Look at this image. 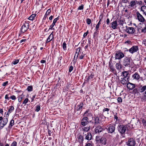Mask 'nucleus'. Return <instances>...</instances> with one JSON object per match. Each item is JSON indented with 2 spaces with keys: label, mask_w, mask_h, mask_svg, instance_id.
<instances>
[{
  "label": "nucleus",
  "mask_w": 146,
  "mask_h": 146,
  "mask_svg": "<svg viewBox=\"0 0 146 146\" xmlns=\"http://www.w3.org/2000/svg\"><path fill=\"white\" fill-rule=\"evenodd\" d=\"M62 46L64 50H65L66 49V44L65 42H64L62 44Z\"/></svg>",
  "instance_id": "ea45409f"
},
{
  "label": "nucleus",
  "mask_w": 146,
  "mask_h": 146,
  "mask_svg": "<svg viewBox=\"0 0 146 146\" xmlns=\"http://www.w3.org/2000/svg\"><path fill=\"white\" fill-rule=\"evenodd\" d=\"M94 121V125H96L100 123V121L99 118L98 116H95Z\"/></svg>",
  "instance_id": "412c9836"
},
{
  "label": "nucleus",
  "mask_w": 146,
  "mask_h": 146,
  "mask_svg": "<svg viewBox=\"0 0 146 146\" xmlns=\"http://www.w3.org/2000/svg\"><path fill=\"white\" fill-rule=\"evenodd\" d=\"M73 67L72 66H70L69 69V72H71L73 70Z\"/></svg>",
  "instance_id": "4d7b16f0"
},
{
  "label": "nucleus",
  "mask_w": 146,
  "mask_h": 146,
  "mask_svg": "<svg viewBox=\"0 0 146 146\" xmlns=\"http://www.w3.org/2000/svg\"><path fill=\"white\" fill-rule=\"evenodd\" d=\"M133 92L135 94H137L139 93V92H140V90L139 89L135 88L133 90Z\"/></svg>",
  "instance_id": "58836bf2"
},
{
  "label": "nucleus",
  "mask_w": 146,
  "mask_h": 146,
  "mask_svg": "<svg viewBox=\"0 0 146 146\" xmlns=\"http://www.w3.org/2000/svg\"><path fill=\"white\" fill-rule=\"evenodd\" d=\"M117 101L119 103L122 102V99L121 97H119L118 98Z\"/></svg>",
  "instance_id": "603ef678"
},
{
  "label": "nucleus",
  "mask_w": 146,
  "mask_h": 146,
  "mask_svg": "<svg viewBox=\"0 0 146 146\" xmlns=\"http://www.w3.org/2000/svg\"><path fill=\"white\" fill-rule=\"evenodd\" d=\"M94 76V74L92 73L89 76L87 77V76L86 77V81L87 82H89L91 79H92Z\"/></svg>",
  "instance_id": "aec40b11"
},
{
  "label": "nucleus",
  "mask_w": 146,
  "mask_h": 146,
  "mask_svg": "<svg viewBox=\"0 0 146 146\" xmlns=\"http://www.w3.org/2000/svg\"><path fill=\"white\" fill-rule=\"evenodd\" d=\"M23 97L22 95L21 96H20V97L18 98V101L19 102H21L23 98Z\"/></svg>",
  "instance_id": "6e6d98bb"
},
{
  "label": "nucleus",
  "mask_w": 146,
  "mask_h": 146,
  "mask_svg": "<svg viewBox=\"0 0 146 146\" xmlns=\"http://www.w3.org/2000/svg\"><path fill=\"white\" fill-rule=\"evenodd\" d=\"M123 77V78H126L129 79V78L128 76V73L127 71H124L122 72Z\"/></svg>",
  "instance_id": "7c9ffc66"
},
{
  "label": "nucleus",
  "mask_w": 146,
  "mask_h": 146,
  "mask_svg": "<svg viewBox=\"0 0 146 146\" xmlns=\"http://www.w3.org/2000/svg\"><path fill=\"white\" fill-rule=\"evenodd\" d=\"M14 110V108L13 106H11L10 107V108L8 110L7 112V114L12 112Z\"/></svg>",
  "instance_id": "72a5a7b5"
},
{
  "label": "nucleus",
  "mask_w": 146,
  "mask_h": 146,
  "mask_svg": "<svg viewBox=\"0 0 146 146\" xmlns=\"http://www.w3.org/2000/svg\"><path fill=\"white\" fill-rule=\"evenodd\" d=\"M84 9V5H81L79 6L78 7V9L80 10H83Z\"/></svg>",
  "instance_id": "09e8293b"
},
{
  "label": "nucleus",
  "mask_w": 146,
  "mask_h": 146,
  "mask_svg": "<svg viewBox=\"0 0 146 146\" xmlns=\"http://www.w3.org/2000/svg\"><path fill=\"white\" fill-rule=\"evenodd\" d=\"M136 13L137 19L139 21L142 23H143L145 21V20L143 17L139 12H137Z\"/></svg>",
  "instance_id": "0eeeda50"
},
{
  "label": "nucleus",
  "mask_w": 146,
  "mask_h": 146,
  "mask_svg": "<svg viewBox=\"0 0 146 146\" xmlns=\"http://www.w3.org/2000/svg\"><path fill=\"white\" fill-rule=\"evenodd\" d=\"M136 4V2H135V0H133L131 1L128 5V7L130 8H134Z\"/></svg>",
  "instance_id": "a211bd4d"
},
{
  "label": "nucleus",
  "mask_w": 146,
  "mask_h": 146,
  "mask_svg": "<svg viewBox=\"0 0 146 146\" xmlns=\"http://www.w3.org/2000/svg\"><path fill=\"white\" fill-rule=\"evenodd\" d=\"M81 48V47H79L77 48L76 49V53L75 54V56H74V60L75 59L76 56V54H79V53L80 52V51Z\"/></svg>",
  "instance_id": "2f4dec72"
},
{
  "label": "nucleus",
  "mask_w": 146,
  "mask_h": 146,
  "mask_svg": "<svg viewBox=\"0 0 146 146\" xmlns=\"http://www.w3.org/2000/svg\"><path fill=\"white\" fill-rule=\"evenodd\" d=\"M143 44L145 45L146 46V40H145L143 41Z\"/></svg>",
  "instance_id": "338daca9"
},
{
  "label": "nucleus",
  "mask_w": 146,
  "mask_h": 146,
  "mask_svg": "<svg viewBox=\"0 0 146 146\" xmlns=\"http://www.w3.org/2000/svg\"><path fill=\"white\" fill-rule=\"evenodd\" d=\"M83 54V52L82 53V54L79 57V58L80 59H83L84 56L85 55V54L84 55H83L82 54Z\"/></svg>",
  "instance_id": "e2e57ef3"
},
{
  "label": "nucleus",
  "mask_w": 146,
  "mask_h": 146,
  "mask_svg": "<svg viewBox=\"0 0 146 146\" xmlns=\"http://www.w3.org/2000/svg\"><path fill=\"white\" fill-rule=\"evenodd\" d=\"M135 84L130 82H128L127 85V88L129 90H132L135 87Z\"/></svg>",
  "instance_id": "2eb2a0df"
},
{
  "label": "nucleus",
  "mask_w": 146,
  "mask_h": 146,
  "mask_svg": "<svg viewBox=\"0 0 146 146\" xmlns=\"http://www.w3.org/2000/svg\"><path fill=\"white\" fill-rule=\"evenodd\" d=\"M9 94H7L5 96V99L6 100H9L10 99V98L9 97Z\"/></svg>",
  "instance_id": "5fc2aeb1"
},
{
  "label": "nucleus",
  "mask_w": 146,
  "mask_h": 146,
  "mask_svg": "<svg viewBox=\"0 0 146 146\" xmlns=\"http://www.w3.org/2000/svg\"><path fill=\"white\" fill-rule=\"evenodd\" d=\"M110 110V109L107 108H105L103 110V112H105L106 111H107V114H109V111Z\"/></svg>",
  "instance_id": "c03bdc74"
},
{
  "label": "nucleus",
  "mask_w": 146,
  "mask_h": 146,
  "mask_svg": "<svg viewBox=\"0 0 146 146\" xmlns=\"http://www.w3.org/2000/svg\"><path fill=\"white\" fill-rule=\"evenodd\" d=\"M85 146H92V145L90 143H88Z\"/></svg>",
  "instance_id": "774afa93"
},
{
  "label": "nucleus",
  "mask_w": 146,
  "mask_h": 146,
  "mask_svg": "<svg viewBox=\"0 0 146 146\" xmlns=\"http://www.w3.org/2000/svg\"><path fill=\"white\" fill-rule=\"evenodd\" d=\"M107 129L108 133H112L114 132L115 131V125L110 124L107 126Z\"/></svg>",
  "instance_id": "39448f33"
},
{
  "label": "nucleus",
  "mask_w": 146,
  "mask_h": 146,
  "mask_svg": "<svg viewBox=\"0 0 146 146\" xmlns=\"http://www.w3.org/2000/svg\"><path fill=\"white\" fill-rule=\"evenodd\" d=\"M123 28L124 31L129 34H133L135 32V30L133 27L126 26Z\"/></svg>",
  "instance_id": "f03ea898"
},
{
  "label": "nucleus",
  "mask_w": 146,
  "mask_h": 146,
  "mask_svg": "<svg viewBox=\"0 0 146 146\" xmlns=\"http://www.w3.org/2000/svg\"><path fill=\"white\" fill-rule=\"evenodd\" d=\"M86 22L88 25H90L91 23V19L89 18H88L86 20Z\"/></svg>",
  "instance_id": "de8ad7c7"
},
{
  "label": "nucleus",
  "mask_w": 146,
  "mask_h": 146,
  "mask_svg": "<svg viewBox=\"0 0 146 146\" xmlns=\"http://www.w3.org/2000/svg\"><path fill=\"white\" fill-rule=\"evenodd\" d=\"M116 67L117 69L118 70L120 69L121 68V65L119 63H117L116 64Z\"/></svg>",
  "instance_id": "c9c22d12"
},
{
  "label": "nucleus",
  "mask_w": 146,
  "mask_h": 146,
  "mask_svg": "<svg viewBox=\"0 0 146 146\" xmlns=\"http://www.w3.org/2000/svg\"><path fill=\"white\" fill-rule=\"evenodd\" d=\"M54 38L53 35V32H52L49 35L48 38H47L46 44L49 42L51 41L54 39Z\"/></svg>",
  "instance_id": "ddd939ff"
},
{
  "label": "nucleus",
  "mask_w": 146,
  "mask_h": 146,
  "mask_svg": "<svg viewBox=\"0 0 146 146\" xmlns=\"http://www.w3.org/2000/svg\"><path fill=\"white\" fill-rule=\"evenodd\" d=\"M141 9L143 12V14L146 16V6L145 5L142 6L141 8Z\"/></svg>",
  "instance_id": "c85d7f7f"
},
{
  "label": "nucleus",
  "mask_w": 146,
  "mask_h": 146,
  "mask_svg": "<svg viewBox=\"0 0 146 146\" xmlns=\"http://www.w3.org/2000/svg\"><path fill=\"white\" fill-rule=\"evenodd\" d=\"M8 84V81H6L3 83L2 85L3 86H5L7 85Z\"/></svg>",
  "instance_id": "bf43d9fd"
},
{
  "label": "nucleus",
  "mask_w": 146,
  "mask_h": 146,
  "mask_svg": "<svg viewBox=\"0 0 146 146\" xmlns=\"http://www.w3.org/2000/svg\"><path fill=\"white\" fill-rule=\"evenodd\" d=\"M29 99L27 98H26L24 100V101L23 103V104H26L28 102Z\"/></svg>",
  "instance_id": "49530a36"
},
{
  "label": "nucleus",
  "mask_w": 146,
  "mask_h": 146,
  "mask_svg": "<svg viewBox=\"0 0 146 146\" xmlns=\"http://www.w3.org/2000/svg\"><path fill=\"white\" fill-rule=\"evenodd\" d=\"M83 134H84L85 136V139L88 140H90L92 139V135L90 133L88 132L87 134H85L84 132Z\"/></svg>",
  "instance_id": "dca6fc26"
},
{
  "label": "nucleus",
  "mask_w": 146,
  "mask_h": 146,
  "mask_svg": "<svg viewBox=\"0 0 146 146\" xmlns=\"http://www.w3.org/2000/svg\"><path fill=\"white\" fill-rule=\"evenodd\" d=\"M106 22H107V24L108 25H109L110 23V20H109V19H108V18L106 20Z\"/></svg>",
  "instance_id": "69168bd1"
},
{
  "label": "nucleus",
  "mask_w": 146,
  "mask_h": 146,
  "mask_svg": "<svg viewBox=\"0 0 146 146\" xmlns=\"http://www.w3.org/2000/svg\"><path fill=\"white\" fill-rule=\"evenodd\" d=\"M10 98L11 99L13 100H15L16 99V97L14 95H12L10 96Z\"/></svg>",
  "instance_id": "864d4df0"
},
{
  "label": "nucleus",
  "mask_w": 146,
  "mask_h": 146,
  "mask_svg": "<svg viewBox=\"0 0 146 146\" xmlns=\"http://www.w3.org/2000/svg\"><path fill=\"white\" fill-rule=\"evenodd\" d=\"M139 50V48L137 46H133L130 48L129 51V52L131 54H133L134 53L137 52Z\"/></svg>",
  "instance_id": "6e6552de"
},
{
  "label": "nucleus",
  "mask_w": 146,
  "mask_h": 146,
  "mask_svg": "<svg viewBox=\"0 0 146 146\" xmlns=\"http://www.w3.org/2000/svg\"><path fill=\"white\" fill-rule=\"evenodd\" d=\"M33 86H29L28 87L27 90L29 92H31L33 90Z\"/></svg>",
  "instance_id": "79ce46f5"
},
{
  "label": "nucleus",
  "mask_w": 146,
  "mask_h": 146,
  "mask_svg": "<svg viewBox=\"0 0 146 146\" xmlns=\"http://www.w3.org/2000/svg\"><path fill=\"white\" fill-rule=\"evenodd\" d=\"M95 130L96 133H99L104 130V129L102 128L101 126H98L95 128Z\"/></svg>",
  "instance_id": "4468645a"
},
{
  "label": "nucleus",
  "mask_w": 146,
  "mask_h": 146,
  "mask_svg": "<svg viewBox=\"0 0 146 146\" xmlns=\"http://www.w3.org/2000/svg\"><path fill=\"white\" fill-rule=\"evenodd\" d=\"M111 27L113 29H115L117 27V21H114L111 23Z\"/></svg>",
  "instance_id": "4be33fe9"
},
{
  "label": "nucleus",
  "mask_w": 146,
  "mask_h": 146,
  "mask_svg": "<svg viewBox=\"0 0 146 146\" xmlns=\"http://www.w3.org/2000/svg\"><path fill=\"white\" fill-rule=\"evenodd\" d=\"M118 22L119 23V25H123V21L121 20H119V21Z\"/></svg>",
  "instance_id": "13d9d810"
},
{
  "label": "nucleus",
  "mask_w": 146,
  "mask_h": 146,
  "mask_svg": "<svg viewBox=\"0 0 146 146\" xmlns=\"http://www.w3.org/2000/svg\"><path fill=\"white\" fill-rule=\"evenodd\" d=\"M102 137H100V136H97L96 137V141L97 142L99 143L100 141V140L101 139V138Z\"/></svg>",
  "instance_id": "37998d69"
},
{
  "label": "nucleus",
  "mask_w": 146,
  "mask_h": 146,
  "mask_svg": "<svg viewBox=\"0 0 146 146\" xmlns=\"http://www.w3.org/2000/svg\"><path fill=\"white\" fill-rule=\"evenodd\" d=\"M17 142L15 141H14L12 143L11 146H17Z\"/></svg>",
  "instance_id": "8fccbe9b"
},
{
  "label": "nucleus",
  "mask_w": 146,
  "mask_h": 146,
  "mask_svg": "<svg viewBox=\"0 0 146 146\" xmlns=\"http://www.w3.org/2000/svg\"><path fill=\"white\" fill-rule=\"evenodd\" d=\"M135 2H136V4L139 5H141L142 3V2L141 1H135Z\"/></svg>",
  "instance_id": "052dcab7"
},
{
  "label": "nucleus",
  "mask_w": 146,
  "mask_h": 146,
  "mask_svg": "<svg viewBox=\"0 0 146 146\" xmlns=\"http://www.w3.org/2000/svg\"><path fill=\"white\" fill-rule=\"evenodd\" d=\"M129 81V79L123 77L121 79L120 82L123 85L126 84Z\"/></svg>",
  "instance_id": "f8f14e48"
},
{
  "label": "nucleus",
  "mask_w": 146,
  "mask_h": 146,
  "mask_svg": "<svg viewBox=\"0 0 146 146\" xmlns=\"http://www.w3.org/2000/svg\"><path fill=\"white\" fill-rule=\"evenodd\" d=\"M115 139H117L119 138V135L117 133L114 132L113 133L112 136Z\"/></svg>",
  "instance_id": "cd10ccee"
},
{
  "label": "nucleus",
  "mask_w": 146,
  "mask_h": 146,
  "mask_svg": "<svg viewBox=\"0 0 146 146\" xmlns=\"http://www.w3.org/2000/svg\"><path fill=\"white\" fill-rule=\"evenodd\" d=\"M135 142L133 139H129L127 143V145L129 146H135Z\"/></svg>",
  "instance_id": "9b49d317"
},
{
  "label": "nucleus",
  "mask_w": 146,
  "mask_h": 146,
  "mask_svg": "<svg viewBox=\"0 0 146 146\" xmlns=\"http://www.w3.org/2000/svg\"><path fill=\"white\" fill-rule=\"evenodd\" d=\"M36 16V14H32L31 16H30L28 18L29 20H33L35 18Z\"/></svg>",
  "instance_id": "f704fd0d"
},
{
  "label": "nucleus",
  "mask_w": 146,
  "mask_h": 146,
  "mask_svg": "<svg viewBox=\"0 0 146 146\" xmlns=\"http://www.w3.org/2000/svg\"><path fill=\"white\" fill-rule=\"evenodd\" d=\"M127 125L119 124L118 125L117 129L118 132L121 135L125 133L127 128Z\"/></svg>",
  "instance_id": "f257e3e1"
},
{
  "label": "nucleus",
  "mask_w": 146,
  "mask_h": 146,
  "mask_svg": "<svg viewBox=\"0 0 146 146\" xmlns=\"http://www.w3.org/2000/svg\"><path fill=\"white\" fill-rule=\"evenodd\" d=\"M99 143H101L104 145H106V139L104 137H102Z\"/></svg>",
  "instance_id": "5701e85b"
},
{
  "label": "nucleus",
  "mask_w": 146,
  "mask_h": 146,
  "mask_svg": "<svg viewBox=\"0 0 146 146\" xmlns=\"http://www.w3.org/2000/svg\"><path fill=\"white\" fill-rule=\"evenodd\" d=\"M124 56V54L120 51H117L115 52V59L120 60Z\"/></svg>",
  "instance_id": "7ed1b4c3"
},
{
  "label": "nucleus",
  "mask_w": 146,
  "mask_h": 146,
  "mask_svg": "<svg viewBox=\"0 0 146 146\" xmlns=\"http://www.w3.org/2000/svg\"><path fill=\"white\" fill-rule=\"evenodd\" d=\"M88 118L87 117H84L81 120V123L83 126H85L88 123Z\"/></svg>",
  "instance_id": "9d476101"
},
{
  "label": "nucleus",
  "mask_w": 146,
  "mask_h": 146,
  "mask_svg": "<svg viewBox=\"0 0 146 146\" xmlns=\"http://www.w3.org/2000/svg\"><path fill=\"white\" fill-rule=\"evenodd\" d=\"M78 137L79 142H82L83 141V139L82 136L80 135Z\"/></svg>",
  "instance_id": "e433bc0d"
},
{
  "label": "nucleus",
  "mask_w": 146,
  "mask_h": 146,
  "mask_svg": "<svg viewBox=\"0 0 146 146\" xmlns=\"http://www.w3.org/2000/svg\"><path fill=\"white\" fill-rule=\"evenodd\" d=\"M29 24L27 22H25L22 26L21 31V32L24 33L29 28Z\"/></svg>",
  "instance_id": "20e7f679"
},
{
  "label": "nucleus",
  "mask_w": 146,
  "mask_h": 146,
  "mask_svg": "<svg viewBox=\"0 0 146 146\" xmlns=\"http://www.w3.org/2000/svg\"><path fill=\"white\" fill-rule=\"evenodd\" d=\"M51 12V10H50V9H48L46 12V13L45 14L44 16V18H43V20H45L47 17V16L48 15H49V14Z\"/></svg>",
  "instance_id": "a878e982"
},
{
  "label": "nucleus",
  "mask_w": 146,
  "mask_h": 146,
  "mask_svg": "<svg viewBox=\"0 0 146 146\" xmlns=\"http://www.w3.org/2000/svg\"><path fill=\"white\" fill-rule=\"evenodd\" d=\"M90 126L83 127L82 128V130L84 131L85 134L86 132H88L90 129Z\"/></svg>",
  "instance_id": "bb28decb"
},
{
  "label": "nucleus",
  "mask_w": 146,
  "mask_h": 146,
  "mask_svg": "<svg viewBox=\"0 0 146 146\" xmlns=\"http://www.w3.org/2000/svg\"><path fill=\"white\" fill-rule=\"evenodd\" d=\"M14 121L13 119H12L9 125V126L8 127L9 128H11L14 125Z\"/></svg>",
  "instance_id": "473e14b6"
},
{
  "label": "nucleus",
  "mask_w": 146,
  "mask_h": 146,
  "mask_svg": "<svg viewBox=\"0 0 146 146\" xmlns=\"http://www.w3.org/2000/svg\"><path fill=\"white\" fill-rule=\"evenodd\" d=\"M133 77L134 79H136V80H138L140 78V76L139 74L137 72L135 73L133 75Z\"/></svg>",
  "instance_id": "b1692460"
},
{
  "label": "nucleus",
  "mask_w": 146,
  "mask_h": 146,
  "mask_svg": "<svg viewBox=\"0 0 146 146\" xmlns=\"http://www.w3.org/2000/svg\"><path fill=\"white\" fill-rule=\"evenodd\" d=\"M103 17V15L102 14H101L99 17V19H100L99 21H102V19Z\"/></svg>",
  "instance_id": "3c124183"
},
{
  "label": "nucleus",
  "mask_w": 146,
  "mask_h": 146,
  "mask_svg": "<svg viewBox=\"0 0 146 146\" xmlns=\"http://www.w3.org/2000/svg\"><path fill=\"white\" fill-rule=\"evenodd\" d=\"M131 60L129 58L126 57L123 60V64L125 66H130Z\"/></svg>",
  "instance_id": "1a4fd4ad"
},
{
  "label": "nucleus",
  "mask_w": 146,
  "mask_h": 146,
  "mask_svg": "<svg viewBox=\"0 0 146 146\" xmlns=\"http://www.w3.org/2000/svg\"><path fill=\"white\" fill-rule=\"evenodd\" d=\"M128 0H122V2L123 3H126L128 2Z\"/></svg>",
  "instance_id": "0e129e2a"
},
{
  "label": "nucleus",
  "mask_w": 146,
  "mask_h": 146,
  "mask_svg": "<svg viewBox=\"0 0 146 146\" xmlns=\"http://www.w3.org/2000/svg\"><path fill=\"white\" fill-rule=\"evenodd\" d=\"M140 92L142 93L146 90V85L141 86L139 88Z\"/></svg>",
  "instance_id": "c756f323"
},
{
  "label": "nucleus",
  "mask_w": 146,
  "mask_h": 146,
  "mask_svg": "<svg viewBox=\"0 0 146 146\" xmlns=\"http://www.w3.org/2000/svg\"><path fill=\"white\" fill-rule=\"evenodd\" d=\"M83 105L84 104L82 102L80 103L77 105V106L76 108V110L77 111L81 110L82 109Z\"/></svg>",
  "instance_id": "6ab92c4d"
},
{
  "label": "nucleus",
  "mask_w": 146,
  "mask_h": 146,
  "mask_svg": "<svg viewBox=\"0 0 146 146\" xmlns=\"http://www.w3.org/2000/svg\"><path fill=\"white\" fill-rule=\"evenodd\" d=\"M40 109V106L39 105H37L36 106V109L35 110V111L37 112H38Z\"/></svg>",
  "instance_id": "a18cd8bd"
},
{
  "label": "nucleus",
  "mask_w": 146,
  "mask_h": 146,
  "mask_svg": "<svg viewBox=\"0 0 146 146\" xmlns=\"http://www.w3.org/2000/svg\"><path fill=\"white\" fill-rule=\"evenodd\" d=\"M143 33H145L146 32V27H145L142 30Z\"/></svg>",
  "instance_id": "680f3d73"
},
{
  "label": "nucleus",
  "mask_w": 146,
  "mask_h": 146,
  "mask_svg": "<svg viewBox=\"0 0 146 146\" xmlns=\"http://www.w3.org/2000/svg\"><path fill=\"white\" fill-rule=\"evenodd\" d=\"M101 21H99L98 24H97L96 27V31L99 30V29L100 26V25L101 24L100 23Z\"/></svg>",
  "instance_id": "4c0bfd02"
},
{
  "label": "nucleus",
  "mask_w": 146,
  "mask_h": 146,
  "mask_svg": "<svg viewBox=\"0 0 146 146\" xmlns=\"http://www.w3.org/2000/svg\"><path fill=\"white\" fill-rule=\"evenodd\" d=\"M84 115L85 116V117H87L88 118L89 117H92V118H93L92 115L90 113H88V111H86L84 113Z\"/></svg>",
  "instance_id": "393cba45"
},
{
  "label": "nucleus",
  "mask_w": 146,
  "mask_h": 146,
  "mask_svg": "<svg viewBox=\"0 0 146 146\" xmlns=\"http://www.w3.org/2000/svg\"><path fill=\"white\" fill-rule=\"evenodd\" d=\"M59 19V18L58 17L55 19L53 21V23L52 24L50 25V28H49V30L51 29H53V30H54V29L53 28V27L55 25L56 23V22Z\"/></svg>",
  "instance_id": "f3484780"
},
{
  "label": "nucleus",
  "mask_w": 146,
  "mask_h": 146,
  "mask_svg": "<svg viewBox=\"0 0 146 146\" xmlns=\"http://www.w3.org/2000/svg\"><path fill=\"white\" fill-rule=\"evenodd\" d=\"M19 59H15L12 62V64L14 65H15L17 64L19 62Z\"/></svg>",
  "instance_id": "a19ab883"
},
{
  "label": "nucleus",
  "mask_w": 146,
  "mask_h": 146,
  "mask_svg": "<svg viewBox=\"0 0 146 146\" xmlns=\"http://www.w3.org/2000/svg\"><path fill=\"white\" fill-rule=\"evenodd\" d=\"M8 122V118L7 117L4 118L0 122V129H1L4 126L6 125Z\"/></svg>",
  "instance_id": "423d86ee"
}]
</instances>
